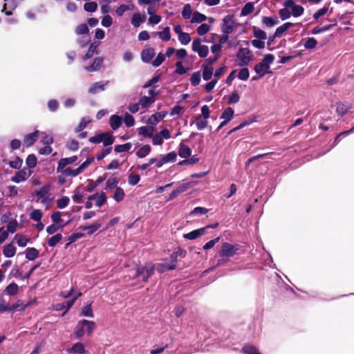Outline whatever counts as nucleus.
I'll return each mask as SVG.
<instances>
[{"label": "nucleus", "instance_id": "obj_19", "mask_svg": "<svg viewBox=\"0 0 354 354\" xmlns=\"http://www.w3.org/2000/svg\"><path fill=\"white\" fill-rule=\"evenodd\" d=\"M138 131L140 135H142L145 138H152L154 128L152 125L150 127L143 126L138 129Z\"/></svg>", "mask_w": 354, "mask_h": 354}, {"label": "nucleus", "instance_id": "obj_30", "mask_svg": "<svg viewBox=\"0 0 354 354\" xmlns=\"http://www.w3.org/2000/svg\"><path fill=\"white\" fill-rule=\"evenodd\" d=\"M234 113V111L232 108L227 107L222 113L221 118L229 122L232 119Z\"/></svg>", "mask_w": 354, "mask_h": 354}, {"label": "nucleus", "instance_id": "obj_56", "mask_svg": "<svg viewBox=\"0 0 354 354\" xmlns=\"http://www.w3.org/2000/svg\"><path fill=\"white\" fill-rule=\"evenodd\" d=\"M192 7H191L190 4H189V3L185 4L184 6L183 11H182V16H183V19H189L192 15Z\"/></svg>", "mask_w": 354, "mask_h": 354}, {"label": "nucleus", "instance_id": "obj_42", "mask_svg": "<svg viewBox=\"0 0 354 354\" xmlns=\"http://www.w3.org/2000/svg\"><path fill=\"white\" fill-rule=\"evenodd\" d=\"M27 304H24L21 300H18L16 303L12 304L10 308V312H15V310H24L27 307Z\"/></svg>", "mask_w": 354, "mask_h": 354}, {"label": "nucleus", "instance_id": "obj_37", "mask_svg": "<svg viewBox=\"0 0 354 354\" xmlns=\"http://www.w3.org/2000/svg\"><path fill=\"white\" fill-rule=\"evenodd\" d=\"M102 133H105L106 135L104 136L102 138V142H103V145L104 147H108L111 145L115 140V138L113 136H112L109 132H103Z\"/></svg>", "mask_w": 354, "mask_h": 354}, {"label": "nucleus", "instance_id": "obj_2", "mask_svg": "<svg viewBox=\"0 0 354 354\" xmlns=\"http://www.w3.org/2000/svg\"><path fill=\"white\" fill-rule=\"evenodd\" d=\"M241 245L236 244H231L227 242L222 243L219 251L218 252V257L222 258H230L236 254L239 250Z\"/></svg>", "mask_w": 354, "mask_h": 354}, {"label": "nucleus", "instance_id": "obj_50", "mask_svg": "<svg viewBox=\"0 0 354 354\" xmlns=\"http://www.w3.org/2000/svg\"><path fill=\"white\" fill-rule=\"evenodd\" d=\"M60 172L63 173V174L65 175L66 176L75 177L80 174V171H78L77 168L75 169H73L71 167H67L66 169H63L62 171H61Z\"/></svg>", "mask_w": 354, "mask_h": 354}, {"label": "nucleus", "instance_id": "obj_5", "mask_svg": "<svg viewBox=\"0 0 354 354\" xmlns=\"http://www.w3.org/2000/svg\"><path fill=\"white\" fill-rule=\"evenodd\" d=\"M192 48V50L197 53L198 56L201 58L206 57L209 53V48L207 46L201 45L200 38H196L193 40Z\"/></svg>", "mask_w": 354, "mask_h": 354}, {"label": "nucleus", "instance_id": "obj_41", "mask_svg": "<svg viewBox=\"0 0 354 354\" xmlns=\"http://www.w3.org/2000/svg\"><path fill=\"white\" fill-rule=\"evenodd\" d=\"M157 34L162 41H167L171 39L170 29L168 26L165 27L162 31L158 32Z\"/></svg>", "mask_w": 354, "mask_h": 354}, {"label": "nucleus", "instance_id": "obj_35", "mask_svg": "<svg viewBox=\"0 0 354 354\" xmlns=\"http://www.w3.org/2000/svg\"><path fill=\"white\" fill-rule=\"evenodd\" d=\"M207 119L203 118L201 115L196 117L195 123L198 130H202L207 126Z\"/></svg>", "mask_w": 354, "mask_h": 354}, {"label": "nucleus", "instance_id": "obj_6", "mask_svg": "<svg viewBox=\"0 0 354 354\" xmlns=\"http://www.w3.org/2000/svg\"><path fill=\"white\" fill-rule=\"evenodd\" d=\"M235 28V21L233 15H228L223 19L221 30L223 33L230 34Z\"/></svg>", "mask_w": 354, "mask_h": 354}, {"label": "nucleus", "instance_id": "obj_14", "mask_svg": "<svg viewBox=\"0 0 354 354\" xmlns=\"http://www.w3.org/2000/svg\"><path fill=\"white\" fill-rule=\"evenodd\" d=\"M205 234V228H200L194 230L189 233L183 234V237L185 239L194 240Z\"/></svg>", "mask_w": 354, "mask_h": 354}, {"label": "nucleus", "instance_id": "obj_7", "mask_svg": "<svg viewBox=\"0 0 354 354\" xmlns=\"http://www.w3.org/2000/svg\"><path fill=\"white\" fill-rule=\"evenodd\" d=\"M283 6L286 8H292L291 14L295 17L301 16L304 13V8L301 6L296 5L293 0H286L283 3Z\"/></svg>", "mask_w": 354, "mask_h": 354}, {"label": "nucleus", "instance_id": "obj_49", "mask_svg": "<svg viewBox=\"0 0 354 354\" xmlns=\"http://www.w3.org/2000/svg\"><path fill=\"white\" fill-rule=\"evenodd\" d=\"M84 9L88 12H94L97 9V3L95 1L87 2L84 5Z\"/></svg>", "mask_w": 354, "mask_h": 354}, {"label": "nucleus", "instance_id": "obj_43", "mask_svg": "<svg viewBox=\"0 0 354 354\" xmlns=\"http://www.w3.org/2000/svg\"><path fill=\"white\" fill-rule=\"evenodd\" d=\"M124 196L125 194L123 189L118 187L115 188V191L113 197L116 202H120L124 199Z\"/></svg>", "mask_w": 354, "mask_h": 354}, {"label": "nucleus", "instance_id": "obj_10", "mask_svg": "<svg viewBox=\"0 0 354 354\" xmlns=\"http://www.w3.org/2000/svg\"><path fill=\"white\" fill-rule=\"evenodd\" d=\"M77 160V156H73L69 158H61L58 162V165L57 167V171L59 173L62 171L63 169L66 167V165L74 163Z\"/></svg>", "mask_w": 354, "mask_h": 354}, {"label": "nucleus", "instance_id": "obj_17", "mask_svg": "<svg viewBox=\"0 0 354 354\" xmlns=\"http://www.w3.org/2000/svg\"><path fill=\"white\" fill-rule=\"evenodd\" d=\"M254 71L257 73L259 74V77L264 76L266 73H270L269 66L264 64L263 62L258 63L254 66Z\"/></svg>", "mask_w": 354, "mask_h": 354}, {"label": "nucleus", "instance_id": "obj_13", "mask_svg": "<svg viewBox=\"0 0 354 354\" xmlns=\"http://www.w3.org/2000/svg\"><path fill=\"white\" fill-rule=\"evenodd\" d=\"M155 55L154 49L151 47L147 48L141 52V59L145 63L149 62Z\"/></svg>", "mask_w": 354, "mask_h": 354}, {"label": "nucleus", "instance_id": "obj_58", "mask_svg": "<svg viewBox=\"0 0 354 354\" xmlns=\"http://www.w3.org/2000/svg\"><path fill=\"white\" fill-rule=\"evenodd\" d=\"M190 82L192 86H198L201 82V73L199 71L194 73L190 77Z\"/></svg>", "mask_w": 354, "mask_h": 354}, {"label": "nucleus", "instance_id": "obj_20", "mask_svg": "<svg viewBox=\"0 0 354 354\" xmlns=\"http://www.w3.org/2000/svg\"><path fill=\"white\" fill-rule=\"evenodd\" d=\"M191 154L192 150L189 147L181 143L179 146L178 155L181 158H187Z\"/></svg>", "mask_w": 354, "mask_h": 354}, {"label": "nucleus", "instance_id": "obj_45", "mask_svg": "<svg viewBox=\"0 0 354 354\" xmlns=\"http://www.w3.org/2000/svg\"><path fill=\"white\" fill-rule=\"evenodd\" d=\"M206 19H207V17L205 15L196 11L193 14V17L192 18L191 22L192 23H202L203 21H205Z\"/></svg>", "mask_w": 354, "mask_h": 354}, {"label": "nucleus", "instance_id": "obj_3", "mask_svg": "<svg viewBox=\"0 0 354 354\" xmlns=\"http://www.w3.org/2000/svg\"><path fill=\"white\" fill-rule=\"evenodd\" d=\"M236 57L239 60L238 65L239 66H248L252 59L251 51L248 48H240Z\"/></svg>", "mask_w": 354, "mask_h": 354}, {"label": "nucleus", "instance_id": "obj_40", "mask_svg": "<svg viewBox=\"0 0 354 354\" xmlns=\"http://www.w3.org/2000/svg\"><path fill=\"white\" fill-rule=\"evenodd\" d=\"M254 9V3L252 2H248L241 9V15L247 16L252 13Z\"/></svg>", "mask_w": 354, "mask_h": 354}, {"label": "nucleus", "instance_id": "obj_18", "mask_svg": "<svg viewBox=\"0 0 354 354\" xmlns=\"http://www.w3.org/2000/svg\"><path fill=\"white\" fill-rule=\"evenodd\" d=\"M102 62V58L96 57L94 59L93 63L90 66L85 67V69L88 72L97 71L100 69Z\"/></svg>", "mask_w": 354, "mask_h": 354}, {"label": "nucleus", "instance_id": "obj_16", "mask_svg": "<svg viewBox=\"0 0 354 354\" xmlns=\"http://www.w3.org/2000/svg\"><path fill=\"white\" fill-rule=\"evenodd\" d=\"M109 123L111 129L113 130H116L122 125V117L118 115H112L110 117Z\"/></svg>", "mask_w": 354, "mask_h": 354}, {"label": "nucleus", "instance_id": "obj_26", "mask_svg": "<svg viewBox=\"0 0 354 354\" xmlns=\"http://www.w3.org/2000/svg\"><path fill=\"white\" fill-rule=\"evenodd\" d=\"M120 178L115 176L110 177L106 182V186L104 189L106 190L112 189L113 188L118 187V184L119 183Z\"/></svg>", "mask_w": 354, "mask_h": 354}, {"label": "nucleus", "instance_id": "obj_25", "mask_svg": "<svg viewBox=\"0 0 354 354\" xmlns=\"http://www.w3.org/2000/svg\"><path fill=\"white\" fill-rule=\"evenodd\" d=\"M241 352L244 354H261L256 346L249 344L242 347Z\"/></svg>", "mask_w": 354, "mask_h": 354}, {"label": "nucleus", "instance_id": "obj_57", "mask_svg": "<svg viewBox=\"0 0 354 354\" xmlns=\"http://www.w3.org/2000/svg\"><path fill=\"white\" fill-rule=\"evenodd\" d=\"M69 201V198L66 196H64L57 201V206L60 209L64 208L68 205Z\"/></svg>", "mask_w": 354, "mask_h": 354}, {"label": "nucleus", "instance_id": "obj_48", "mask_svg": "<svg viewBox=\"0 0 354 354\" xmlns=\"http://www.w3.org/2000/svg\"><path fill=\"white\" fill-rule=\"evenodd\" d=\"M335 24H328L323 27L316 26L312 30V33L317 35L323 32L330 30Z\"/></svg>", "mask_w": 354, "mask_h": 354}, {"label": "nucleus", "instance_id": "obj_27", "mask_svg": "<svg viewBox=\"0 0 354 354\" xmlns=\"http://www.w3.org/2000/svg\"><path fill=\"white\" fill-rule=\"evenodd\" d=\"M203 68V78L205 81L209 80L213 75V68L209 67L207 66V64H203L202 65Z\"/></svg>", "mask_w": 354, "mask_h": 354}, {"label": "nucleus", "instance_id": "obj_1", "mask_svg": "<svg viewBox=\"0 0 354 354\" xmlns=\"http://www.w3.org/2000/svg\"><path fill=\"white\" fill-rule=\"evenodd\" d=\"M156 266L154 263H146L144 266H138L135 277L141 278V281L144 283L148 281V279L154 274Z\"/></svg>", "mask_w": 354, "mask_h": 354}, {"label": "nucleus", "instance_id": "obj_4", "mask_svg": "<svg viewBox=\"0 0 354 354\" xmlns=\"http://www.w3.org/2000/svg\"><path fill=\"white\" fill-rule=\"evenodd\" d=\"M50 185L46 184L38 190H35L34 194L37 196V202L40 201L43 204H48L51 202L52 198H50Z\"/></svg>", "mask_w": 354, "mask_h": 354}, {"label": "nucleus", "instance_id": "obj_21", "mask_svg": "<svg viewBox=\"0 0 354 354\" xmlns=\"http://www.w3.org/2000/svg\"><path fill=\"white\" fill-rule=\"evenodd\" d=\"M17 248L12 244L9 243L6 245L3 249V254L6 257L10 258L15 256Z\"/></svg>", "mask_w": 354, "mask_h": 354}, {"label": "nucleus", "instance_id": "obj_8", "mask_svg": "<svg viewBox=\"0 0 354 354\" xmlns=\"http://www.w3.org/2000/svg\"><path fill=\"white\" fill-rule=\"evenodd\" d=\"M32 171L28 169H21L15 173V175L11 178V180L14 183H19L24 181L31 175Z\"/></svg>", "mask_w": 354, "mask_h": 354}, {"label": "nucleus", "instance_id": "obj_52", "mask_svg": "<svg viewBox=\"0 0 354 354\" xmlns=\"http://www.w3.org/2000/svg\"><path fill=\"white\" fill-rule=\"evenodd\" d=\"M43 212L40 209H33L30 214V218L35 221H40Z\"/></svg>", "mask_w": 354, "mask_h": 354}, {"label": "nucleus", "instance_id": "obj_47", "mask_svg": "<svg viewBox=\"0 0 354 354\" xmlns=\"http://www.w3.org/2000/svg\"><path fill=\"white\" fill-rule=\"evenodd\" d=\"M62 239V235L60 233L56 234L55 236L50 237L48 240V246L55 247Z\"/></svg>", "mask_w": 354, "mask_h": 354}, {"label": "nucleus", "instance_id": "obj_53", "mask_svg": "<svg viewBox=\"0 0 354 354\" xmlns=\"http://www.w3.org/2000/svg\"><path fill=\"white\" fill-rule=\"evenodd\" d=\"M336 106H337L336 112L337 113V114L340 115L342 117L344 116L347 113L348 108L344 104L339 102L336 103Z\"/></svg>", "mask_w": 354, "mask_h": 354}, {"label": "nucleus", "instance_id": "obj_34", "mask_svg": "<svg viewBox=\"0 0 354 354\" xmlns=\"http://www.w3.org/2000/svg\"><path fill=\"white\" fill-rule=\"evenodd\" d=\"M262 22L267 27H272L279 24V20L277 17H263L262 19Z\"/></svg>", "mask_w": 354, "mask_h": 354}, {"label": "nucleus", "instance_id": "obj_62", "mask_svg": "<svg viewBox=\"0 0 354 354\" xmlns=\"http://www.w3.org/2000/svg\"><path fill=\"white\" fill-rule=\"evenodd\" d=\"M317 44V41L314 37H308L304 44V47L306 49H313L316 47Z\"/></svg>", "mask_w": 354, "mask_h": 354}, {"label": "nucleus", "instance_id": "obj_61", "mask_svg": "<svg viewBox=\"0 0 354 354\" xmlns=\"http://www.w3.org/2000/svg\"><path fill=\"white\" fill-rule=\"evenodd\" d=\"M209 212V209L203 207H196L190 212V216H195L198 214H205Z\"/></svg>", "mask_w": 354, "mask_h": 354}, {"label": "nucleus", "instance_id": "obj_12", "mask_svg": "<svg viewBox=\"0 0 354 354\" xmlns=\"http://www.w3.org/2000/svg\"><path fill=\"white\" fill-rule=\"evenodd\" d=\"M167 115V111L158 112L155 114H153L148 120L147 124L150 125H156L158 124L161 120L164 119Z\"/></svg>", "mask_w": 354, "mask_h": 354}, {"label": "nucleus", "instance_id": "obj_24", "mask_svg": "<svg viewBox=\"0 0 354 354\" xmlns=\"http://www.w3.org/2000/svg\"><path fill=\"white\" fill-rule=\"evenodd\" d=\"M176 265L170 263H158L156 266L157 271L162 274L165 272L167 270H173L176 268Z\"/></svg>", "mask_w": 354, "mask_h": 354}, {"label": "nucleus", "instance_id": "obj_60", "mask_svg": "<svg viewBox=\"0 0 354 354\" xmlns=\"http://www.w3.org/2000/svg\"><path fill=\"white\" fill-rule=\"evenodd\" d=\"M91 122L90 120L86 118H83L80 122L79 123V124L77 126V127L75 128V132L76 133H78V132H80L82 131L83 129H84L86 126L88 125V124Z\"/></svg>", "mask_w": 354, "mask_h": 354}, {"label": "nucleus", "instance_id": "obj_63", "mask_svg": "<svg viewBox=\"0 0 354 354\" xmlns=\"http://www.w3.org/2000/svg\"><path fill=\"white\" fill-rule=\"evenodd\" d=\"M144 19L141 18V16L139 13H135L133 15L131 18V24L135 27H138L140 25V23L144 21Z\"/></svg>", "mask_w": 354, "mask_h": 354}, {"label": "nucleus", "instance_id": "obj_32", "mask_svg": "<svg viewBox=\"0 0 354 354\" xmlns=\"http://www.w3.org/2000/svg\"><path fill=\"white\" fill-rule=\"evenodd\" d=\"M254 37L259 39H266L267 38V35L265 31L259 28L257 26H253L252 28Z\"/></svg>", "mask_w": 354, "mask_h": 354}, {"label": "nucleus", "instance_id": "obj_15", "mask_svg": "<svg viewBox=\"0 0 354 354\" xmlns=\"http://www.w3.org/2000/svg\"><path fill=\"white\" fill-rule=\"evenodd\" d=\"M107 178V174H104L102 176L98 177L96 180H89L88 185L87 186V191L91 192L93 191L97 186H98L100 183H102L104 180H105Z\"/></svg>", "mask_w": 354, "mask_h": 354}, {"label": "nucleus", "instance_id": "obj_9", "mask_svg": "<svg viewBox=\"0 0 354 354\" xmlns=\"http://www.w3.org/2000/svg\"><path fill=\"white\" fill-rule=\"evenodd\" d=\"M109 84V81H100L94 83L91 88L88 89V93L90 94H96L97 93L104 91L105 90V86Z\"/></svg>", "mask_w": 354, "mask_h": 354}, {"label": "nucleus", "instance_id": "obj_55", "mask_svg": "<svg viewBox=\"0 0 354 354\" xmlns=\"http://www.w3.org/2000/svg\"><path fill=\"white\" fill-rule=\"evenodd\" d=\"M176 153L174 151L168 153L164 156H162L163 162L165 164L169 162H174L176 160Z\"/></svg>", "mask_w": 354, "mask_h": 354}, {"label": "nucleus", "instance_id": "obj_46", "mask_svg": "<svg viewBox=\"0 0 354 354\" xmlns=\"http://www.w3.org/2000/svg\"><path fill=\"white\" fill-rule=\"evenodd\" d=\"M19 288L17 283H11L6 288V291L8 295L12 296L17 294Z\"/></svg>", "mask_w": 354, "mask_h": 354}, {"label": "nucleus", "instance_id": "obj_36", "mask_svg": "<svg viewBox=\"0 0 354 354\" xmlns=\"http://www.w3.org/2000/svg\"><path fill=\"white\" fill-rule=\"evenodd\" d=\"M3 162L7 163L11 168L19 169L22 165L23 160L19 157H17L15 160L8 161L7 160H3Z\"/></svg>", "mask_w": 354, "mask_h": 354}, {"label": "nucleus", "instance_id": "obj_11", "mask_svg": "<svg viewBox=\"0 0 354 354\" xmlns=\"http://www.w3.org/2000/svg\"><path fill=\"white\" fill-rule=\"evenodd\" d=\"M39 137V131H35L33 133L27 134L24 136L23 140L24 145L26 147H31L37 140Z\"/></svg>", "mask_w": 354, "mask_h": 354}, {"label": "nucleus", "instance_id": "obj_39", "mask_svg": "<svg viewBox=\"0 0 354 354\" xmlns=\"http://www.w3.org/2000/svg\"><path fill=\"white\" fill-rule=\"evenodd\" d=\"M92 303L84 306L82 309L80 315L84 317H93L94 314L91 308Z\"/></svg>", "mask_w": 354, "mask_h": 354}, {"label": "nucleus", "instance_id": "obj_33", "mask_svg": "<svg viewBox=\"0 0 354 354\" xmlns=\"http://www.w3.org/2000/svg\"><path fill=\"white\" fill-rule=\"evenodd\" d=\"M151 151V147L149 145H143L136 152V156L138 158H142L147 156Z\"/></svg>", "mask_w": 354, "mask_h": 354}, {"label": "nucleus", "instance_id": "obj_22", "mask_svg": "<svg viewBox=\"0 0 354 354\" xmlns=\"http://www.w3.org/2000/svg\"><path fill=\"white\" fill-rule=\"evenodd\" d=\"M81 324H83L84 327L86 326V333L88 336H90L92 334L96 327V324L93 321L82 319L81 320Z\"/></svg>", "mask_w": 354, "mask_h": 354}, {"label": "nucleus", "instance_id": "obj_31", "mask_svg": "<svg viewBox=\"0 0 354 354\" xmlns=\"http://www.w3.org/2000/svg\"><path fill=\"white\" fill-rule=\"evenodd\" d=\"M85 351L84 346L81 342L75 343L69 350V352L76 354H84Z\"/></svg>", "mask_w": 354, "mask_h": 354}, {"label": "nucleus", "instance_id": "obj_59", "mask_svg": "<svg viewBox=\"0 0 354 354\" xmlns=\"http://www.w3.org/2000/svg\"><path fill=\"white\" fill-rule=\"evenodd\" d=\"M199 161V158H197L196 156H193L192 157H189V158H186L185 160H183L179 162L180 165H193L196 163H197Z\"/></svg>", "mask_w": 354, "mask_h": 354}, {"label": "nucleus", "instance_id": "obj_38", "mask_svg": "<svg viewBox=\"0 0 354 354\" xmlns=\"http://www.w3.org/2000/svg\"><path fill=\"white\" fill-rule=\"evenodd\" d=\"M132 147V144L131 142H127L124 145H118L114 147V150L117 153H122L129 151Z\"/></svg>", "mask_w": 354, "mask_h": 354}, {"label": "nucleus", "instance_id": "obj_51", "mask_svg": "<svg viewBox=\"0 0 354 354\" xmlns=\"http://www.w3.org/2000/svg\"><path fill=\"white\" fill-rule=\"evenodd\" d=\"M37 157L34 154L28 156L26 160V163L29 168H34L37 165Z\"/></svg>", "mask_w": 354, "mask_h": 354}, {"label": "nucleus", "instance_id": "obj_54", "mask_svg": "<svg viewBox=\"0 0 354 354\" xmlns=\"http://www.w3.org/2000/svg\"><path fill=\"white\" fill-rule=\"evenodd\" d=\"M89 32V29L88 25L86 24H82L77 26L75 29V33L77 35H84L88 34Z\"/></svg>", "mask_w": 354, "mask_h": 354}, {"label": "nucleus", "instance_id": "obj_29", "mask_svg": "<svg viewBox=\"0 0 354 354\" xmlns=\"http://www.w3.org/2000/svg\"><path fill=\"white\" fill-rule=\"evenodd\" d=\"M293 26V24L291 22H286L281 25V26L277 28L274 34L275 36L278 37H281L283 32H285L288 28Z\"/></svg>", "mask_w": 354, "mask_h": 354}, {"label": "nucleus", "instance_id": "obj_64", "mask_svg": "<svg viewBox=\"0 0 354 354\" xmlns=\"http://www.w3.org/2000/svg\"><path fill=\"white\" fill-rule=\"evenodd\" d=\"M102 224L99 222H95L92 225L87 226V234L92 235L100 227Z\"/></svg>", "mask_w": 354, "mask_h": 354}, {"label": "nucleus", "instance_id": "obj_28", "mask_svg": "<svg viewBox=\"0 0 354 354\" xmlns=\"http://www.w3.org/2000/svg\"><path fill=\"white\" fill-rule=\"evenodd\" d=\"M156 100L155 97H149L147 96H142L139 99V104L143 108L146 109L153 104Z\"/></svg>", "mask_w": 354, "mask_h": 354}, {"label": "nucleus", "instance_id": "obj_44", "mask_svg": "<svg viewBox=\"0 0 354 354\" xmlns=\"http://www.w3.org/2000/svg\"><path fill=\"white\" fill-rule=\"evenodd\" d=\"M15 239H17V243L19 247H25L30 241V239L26 238L23 234H17L15 235Z\"/></svg>", "mask_w": 354, "mask_h": 354}, {"label": "nucleus", "instance_id": "obj_23", "mask_svg": "<svg viewBox=\"0 0 354 354\" xmlns=\"http://www.w3.org/2000/svg\"><path fill=\"white\" fill-rule=\"evenodd\" d=\"M26 258L34 261L39 257V251L35 248H28L25 251Z\"/></svg>", "mask_w": 354, "mask_h": 354}]
</instances>
